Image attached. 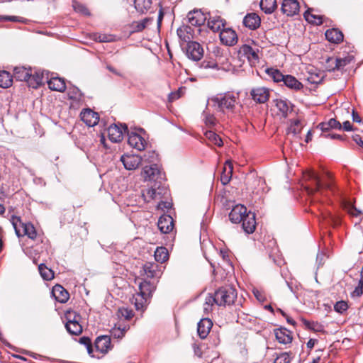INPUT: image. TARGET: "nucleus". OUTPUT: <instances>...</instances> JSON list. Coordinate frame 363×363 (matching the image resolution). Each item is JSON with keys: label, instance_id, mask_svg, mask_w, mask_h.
<instances>
[{"label": "nucleus", "instance_id": "nucleus-1", "mask_svg": "<svg viewBox=\"0 0 363 363\" xmlns=\"http://www.w3.org/2000/svg\"><path fill=\"white\" fill-rule=\"evenodd\" d=\"M237 298V291L230 286L220 287L213 294H208L203 304V311L208 314L213 310L216 304L218 306H230L234 303Z\"/></svg>", "mask_w": 363, "mask_h": 363}, {"label": "nucleus", "instance_id": "nucleus-2", "mask_svg": "<svg viewBox=\"0 0 363 363\" xmlns=\"http://www.w3.org/2000/svg\"><path fill=\"white\" fill-rule=\"evenodd\" d=\"M11 223L18 238L26 235L32 240L43 242V237L37 233L35 228L31 223H23L19 217L16 216L12 217Z\"/></svg>", "mask_w": 363, "mask_h": 363}, {"label": "nucleus", "instance_id": "nucleus-3", "mask_svg": "<svg viewBox=\"0 0 363 363\" xmlns=\"http://www.w3.org/2000/svg\"><path fill=\"white\" fill-rule=\"evenodd\" d=\"M156 289L154 283L144 280L139 284V292L133 298L132 302L137 310L142 309L147 301L152 297Z\"/></svg>", "mask_w": 363, "mask_h": 363}, {"label": "nucleus", "instance_id": "nucleus-4", "mask_svg": "<svg viewBox=\"0 0 363 363\" xmlns=\"http://www.w3.org/2000/svg\"><path fill=\"white\" fill-rule=\"evenodd\" d=\"M238 99V97L231 92L220 94L211 98V101L222 112H224L225 109L233 111Z\"/></svg>", "mask_w": 363, "mask_h": 363}, {"label": "nucleus", "instance_id": "nucleus-5", "mask_svg": "<svg viewBox=\"0 0 363 363\" xmlns=\"http://www.w3.org/2000/svg\"><path fill=\"white\" fill-rule=\"evenodd\" d=\"M141 194L145 202H150L153 199L166 198L169 195V189L164 184L154 183L151 187L142 190Z\"/></svg>", "mask_w": 363, "mask_h": 363}, {"label": "nucleus", "instance_id": "nucleus-6", "mask_svg": "<svg viewBox=\"0 0 363 363\" xmlns=\"http://www.w3.org/2000/svg\"><path fill=\"white\" fill-rule=\"evenodd\" d=\"M142 175L145 182H162L167 179L165 173L156 164L145 166L143 169Z\"/></svg>", "mask_w": 363, "mask_h": 363}, {"label": "nucleus", "instance_id": "nucleus-7", "mask_svg": "<svg viewBox=\"0 0 363 363\" xmlns=\"http://www.w3.org/2000/svg\"><path fill=\"white\" fill-rule=\"evenodd\" d=\"M186 55L187 57L196 62L202 59L204 54V50L202 45L196 41L189 42L186 46Z\"/></svg>", "mask_w": 363, "mask_h": 363}, {"label": "nucleus", "instance_id": "nucleus-8", "mask_svg": "<svg viewBox=\"0 0 363 363\" xmlns=\"http://www.w3.org/2000/svg\"><path fill=\"white\" fill-rule=\"evenodd\" d=\"M230 183H220V186L216 187L218 193V199H220V202L226 208H230L231 206L230 203Z\"/></svg>", "mask_w": 363, "mask_h": 363}, {"label": "nucleus", "instance_id": "nucleus-9", "mask_svg": "<svg viewBox=\"0 0 363 363\" xmlns=\"http://www.w3.org/2000/svg\"><path fill=\"white\" fill-rule=\"evenodd\" d=\"M250 96L256 103L264 104L269 100L270 91L264 86H257L252 89Z\"/></svg>", "mask_w": 363, "mask_h": 363}, {"label": "nucleus", "instance_id": "nucleus-10", "mask_svg": "<svg viewBox=\"0 0 363 363\" xmlns=\"http://www.w3.org/2000/svg\"><path fill=\"white\" fill-rule=\"evenodd\" d=\"M123 130L116 124L111 125L108 129V137L113 143H119L123 138V133L128 132V127L125 124L123 126Z\"/></svg>", "mask_w": 363, "mask_h": 363}, {"label": "nucleus", "instance_id": "nucleus-11", "mask_svg": "<svg viewBox=\"0 0 363 363\" xmlns=\"http://www.w3.org/2000/svg\"><path fill=\"white\" fill-rule=\"evenodd\" d=\"M219 36L221 43L225 45L233 46L238 42V35L235 31L229 28H223L220 30Z\"/></svg>", "mask_w": 363, "mask_h": 363}, {"label": "nucleus", "instance_id": "nucleus-12", "mask_svg": "<svg viewBox=\"0 0 363 363\" xmlns=\"http://www.w3.org/2000/svg\"><path fill=\"white\" fill-rule=\"evenodd\" d=\"M303 124L301 123V121L298 119H296L294 121H291L290 125L288 127L286 130L287 136L291 137V140H294L296 142H299L301 139L300 134L303 129Z\"/></svg>", "mask_w": 363, "mask_h": 363}, {"label": "nucleus", "instance_id": "nucleus-13", "mask_svg": "<svg viewBox=\"0 0 363 363\" xmlns=\"http://www.w3.org/2000/svg\"><path fill=\"white\" fill-rule=\"evenodd\" d=\"M233 208L229 213V219L233 223H240L247 214V208L241 204L232 206Z\"/></svg>", "mask_w": 363, "mask_h": 363}, {"label": "nucleus", "instance_id": "nucleus-14", "mask_svg": "<svg viewBox=\"0 0 363 363\" xmlns=\"http://www.w3.org/2000/svg\"><path fill=\"white\" fill-rule=\"evenodd\" d=\"M303 174V178L306 181L314 180L315 182H321L322 180L334 179L333 173L326 170H323L320 174L315 173L311 169L307 170Z\"/></svg>", "mask_w": 363, "mask_h": 363}, {"label": "nucleus", "instance_id": "nucleus-15", "mask_svg": "<svg viewBox=\"0 0 363 363\" xmlns=\"http://www.w3.org/2000/svg\"><path fill=\"white\" fill-rule=\"evenodd\" d=\"M80 117L82 121L89 127L96 125L99 121V114L89 108L82 111Z\"/></svg>", "mask_w": 363, "mask_h": 363}, {"label": "nucleus", "instance_id": "nucleus-16", "mask_svg": "<svg viewBox=\"0 0 363 363\" xmlns=\"http://www.w3.org/2000/svg\"><path fill=\"white\" fill-rule=\"evenodd\" d=\"M281 9L287 16H293L299 11V3L296 0H284Z\"/></svg>", "mask_w": 363, "mask_h": 363}, {"label": "nucleus", "instance_id": "nucleus-17", "mask_svg": "<svg viewBox=\"0 0 363 363\" xmlns=\"http://www.w3.org/2000/svg\"><path fill=\"white\" fill-rule=\"evenodd\" d=\"M188 21L191 26H200L205 23L207 20V16L201 10H194L189 12Z\"/></svg>", "mask_w": 363, "mask_h": 363}, {"label": "nucleus", "instance_id": "nucleus-18", "mask_svg": "<svg viewBox=\"0 0 363 363\" xmlns=\"http://www.w3.org/2000/svg\"><path fill=\"white\" fill-rule=\"evenodd\" d=\"M125 168L128 170L135 169L142 162V158L136 155H125L121 158Z\"/></svg>", "mask_w": 363, "mask_h": 363}, {"label": "nucleus", "instance_id": "nucleus-19", "mask_svg": "<svg viewBox=\"0 0 363 363\" xmlns=\"http://www.w3.org/2000/svg\"><path fill=\"white\" fill-rule=\"evenodd\" d=\"M143 269L144 272V274L146 275L147 278H157L161 275V266H160L157 263L147 262L144 264L143 267Z\"/></svg>", "mask_w": 363, "mask_h": 363}, {"label": "nucleus", "instance_id": "nucleus-20", "mask_svg": "<svg viewBox=\"0 0 363 363\" xmlns=\"http://www.w3.org/2000/svg\"><path fill=\"white\" fill-rule=\"evenodd\" d=\"M96 351L106 354L111 348V337L108 335H101L96 337L94 342Z\"/></svg>", "mask_w": 363, "mask_h": 363}, {"label": "nucleus", "instance_id": "nucleus-21", "mask_svg": "<svg viewBox=\"0 0 363 363\" xmlns=\"http://www.w3.org/2000/svg\"><path fill=\"white\" fill-rule=\"evenodd\" d=\"M128 142L131 147L139 151L144 150L147 145L146 140L139 134L135 133L128 134Z\"/></svg>", "mask_w": 363, "mask_h": 363}, {"label": "nucleus", "instance_id": "nucleus-22", "mask_svg": "<svg viewBox=\"0 0 363 363\" xmlns=\"http://www.w3.org/2000/svg\"><path fill=\"white\" fill-rule=\"evenodd\" d=\"M157 226L161 233H169L173 229L174 220L172 216L169 215H162L160 217Z\"/></svg>", "mask_w": 363, "mask_h": 363}, {"label": "nucleus", "instance_id": "nucleus-23", "mask_svg": "<svg viewBox=\"0 0 363 363\" xmlns=\"http://www.w3.org/2000/svg\"><path fill=\"white\" fill-rule=\"evenodd\" d=\"M212 326L213 323L208 318H202L198 323L197 333L201 339H205L208 336Z\"/></svg>", "mask_w": 363, "mask_h": 363}, {"label": "nucleus", "instance_id": "nucleus-24", "mask_svg": "<svg viewBox=\"0 0 363 363\" xmlns=\"http://www.w3.org/2000/svg\"><path fill=\"white\" fill-rule=\"evenodd\" d=\"M241 222H242V228L246 233L251 234L254 233L256 228L255 214L254 213L249 211Z\"/></svg>", "mask_w": 363, "mask_h": 363}, {"label": "nucleus", "instance_id": "nucleus-25", "mask_svg": "<svg viewBox=\"0 0 363 363\" xmlns=\"http://www.w3.org/2000/svg\"><path fill=\"white\" fill-rule=\"evenodd\" d=\"M177 35L179 38L184 42L187 43L191 42V39L194 38V29L187 25L181 26L177 30Z\"/></svg>", "mask_w": 363, "mask_h": 363}, {"label": "nucleus", "instance_id": "nucleus-26", "mask_svg": "<svg viewBox=\"0 0 363 363\" xmlns=\"http://www.w3.org/2000/svg\"><path fill=\"white\" fill-rule=\"evenodd\" d=\"M52 294L55 300L60 303H66L69 298V294L61 285L56 284L53 286Z\"/></svg>", "mask_w": 363, "mask_h": 363}, {"label": "nucleus", "instance_id": "nucleus-27", "mask_svg": "<svg viewBox=\"0 0 363 363\" xmlns=\"http://www.w3.org/2000/svg\"><path fill=\"white\" fill-rule=\"evenodd\" d=\"M261 23L260 17L255 13L247 14L243 18V24L250 30H255L259 27Z\"/></svg>", "mask_w": 363, "mask_h": 363}, {"label": "nucleus", "instance_id": "nucleus-28", "mask_svg": "<svg viewBox=\"0 0 363 363\" xmlns=\"http://www.w3.org/2000/svg\"><path fill=\"white\" fill-rule=\"evenodd\" d=\"M225 21L220 16H211L207 21V26L213 32H218L225 27Z\"/></svg>", "mask_w": 363, "mask_h": 363}, {"label": "nucleus", "instance_id": "nucleus-29", "mask_svg": "<svg viewBox=\"0 0 363 363\" xmlns=\"http://www.w3.org/2000/svg\"><path fill=\"white\" fill-rule=\"evenodd\" d=\"M274 334L277 340L281 344L291 343L292 341L291 332L285 328L275 329Z\"/></svg>", "mask_w": 363, "mask_h": 363}, {"label": "nucleus", "instance_id": "nucleus-30", "mask_svg": "<svg viewBox=\"0 0 363 363\" xmlns=\"http://www.w3.org/2000/svg\"><path fill=\"white\" fill-rule=\"evenodd\" d=\"M313 11L314 9L313 8H309L305 11L303 16L306 21L309 23L316 26L323 24V18L325 16L322 15L314 14L313 13Z\"/></svg>", "mask_w": 363, "mask_h": 363}, {"label": "nucleus", "instance_id": "nucleus-31", "mask_svg": "<svg viewBox=\"0 0 363 363\" xmlns=\"http://www.w3.org/2000/svg\"><path fill=\"white\" fill-rule=\"evenodd\" d=\"M325 35L328 41L335 44L340 43L344 38L343 33L337 28L328 29Z\"/></svg>", "mask_w": 363, "mask_h": 363}, {"label": "nucleus", "instance_id": "nucleus-32", "mask_svg": "<svg viewBox=\"0 0 363 363\" xmlns=\"http://www.w3.org/2000/svg\"><path fill=\"white\" fill-rule=\"evenodd\" d=\"M48 87L53 91L63 92L66 89V84L64 79L60 77H52L48 82Z\"/></svg>", "mask_w": 363, "mask_h": 363}, {"label": "nucleus", "instance_id": "nucleus-33", "mask_svg": "<svg viewBox=\"0 0 363 363\" xmlns=\"http://www.w3.org/2000/svg\"><path fill=\"white\" fill-rule=\"evenodd\" d=\"M43 74L39 72L32 73L30 72L29 79H27L26 82L29 87L33 89H37L43 84Z\"/></svg>", "mask_w": 363, "mask_h": 363}, {"label": "nucleus", "instance_id": "nucleus-34", "mask_svg": "<svg viewBox=\"0 0 363 363\" xmlns=\"http://www.w3.org/2000/svg\"><path fill=\"white\" fill-rule=\"evenodd\" d=\"M239 52L246 57L250 61H257L259 60L258 50H255L248 45H242L240 48Z\"/></svg>", "mask_w": 363, "mask_h": 363}, {"label": "nucleus", "instance_id": "nucleus-35", "mask_svg": "<svg viewBox=\"0 0 363 363\" xmlns=\"http://www.w3.org/2000/svg\"><path fill=\"white\" fill-rule=\"evenodd\" d=\"M282 82L288 88L296 91L301 90L303 87L302 83L292 75H284Z\"/></svg>", "mask_w": 363, "mask_h": 363}, {"label": "nucleus", "instance_id": "nucleus-36", "mask_svg": "<svg viewBox=\"0 0 363 363\" xmlns=\"http://www.w3.org/2000/svg\"><path fill=\"white\" fill-rule=\"evenodd\" d=\"M30 68L24 67H16L13 69V77L18 81L26 82L29 79Z\"/></svg>", "mask_w": 363, "mask_h": 363}, {"label": "nucleus", "instance_id": "nucleus-37", "mask_svg": "<svg viewBox=\"0 0 363 363\" xmlns=\"http://www.w3.org/2000/svg\"><path fill=\"white\" fill-rule=\"evenodd\" d=\"M67 96L69 99L72 100L77 105L80 104L83 98V94L80 89L74 86L68 88Z\"/></svg>", "mask_w": 363, "mask_h": 363}, {"label": "nucleus", "instance_id": "nucleus-38", "mask_svg": "<svg viewBox=\"0 0 363 363\" xmlns=\"http://www.w3.org/2000/svg\"><path fill=\"white\" fill-rule=\"evenodd\" d=\"M318 127L323 132H327L330 129L342 130L341 123L335 118L330 119L328 122H322L318 125Z\"/></svg>", "mask_w": 363, "mask_h": 363}, {"label": "nucleus", "instance_id": "nucleus-39", "mask_svg": "<svg viewBox=\"0 0 363 363\" xmlns=\"http://www.w3.org/2000/svg\"><path fill=\"white\" fill-rule=\"evenodd\" d=\"M151 21V18H145L140 21H133L129 26L131 28V33H137L143 31L146 27L147 23Z\"/></svg>", "mask_w": 363, "mask_h": 363}, {"label": "nucleus", "instance_id": "nucleus-40", "mask_svg": "<svg viewBox=\"0 0 363 363\" xmlns=\"http://www.w3.org/2000/svg\"><path fill=\"white\" fill-rule=\"evenodd\" d=\"M259 6L265 13H272L277 9V0H261Z\"/></svg>", "mask_w": 363, "mask_h": 363}, {"label": "nucleus", "instance_id": "nucleus-41", "mask_svg": "<svg viewBox=\"0 0 363 363\" xmlns=\"http://www.w3.org/2000/svg\"><path fill=\"white\" fill-rule=\"evenodd\" d=\"M152 0H134L135 9L141 13H146L152 6Z\"/></svg>", "mask_w": 363, "mask_h": 363}, {"label": "nucleus", "instance_id": "nucleus-42", "mask_svg": "<svg viewBox=\"0 0 363 363\" xmlns=\"http://www.w3.org/2000/svg\"><path fill=\"white\" fill-rule=\"evenodd\" d=\"M13 77L7 71H0V87L8 88L12 85Z\"/></svg>", "mask_w": 363, "mask_h": 363}, {"label": "nucleus", "instance_id": "nucleus-43", "mask_svg": "<svg viewBox=\"0 0 363 363\" xmlns=\"http://www.w3.org/2000/svg\"><path fill=\"white\" fill-rule=\"evenodd\" d=\"M155 259L157 262L164 263L169 258V253L166 247H158L155 252Z\"/></svg>", "mask_w": 363, "mask_h": 363}, {"label": "nucleus", "instance_id": "nucleus-44", "mask_svg": "<svg viewBox=\"0 0 363 363\" xmlns=\"http://www.w3.org/2000/svg\"><path fill=\"white\" fill-rule=\"evenodd\" d=\"M67 331L72 335H79L82 333V326L78 323H65Z\"/></svg>", "mask_w": 363, "mask_h": 363}, {"label": "nucleus", "instance_id": "nucleus-45", "mask_svg": "<svg viewBox=\"0 0 363 363\" xmlns=\"http://www.w3.org/2000/svg\"><path fill=\"white\" fill-rule=\"evenodd\" d=\"M265 72L270 77L274 82H281L284 80V75L277 69L267 68Z\"/></svg>", "mask_w": 363, "mask_h": 363}, {"label": "nucleus", "instance_id": "nucleus-46", "mask_svg": "<svg viewBox=\"0 0 363 363\" xmlns=\"http://www.w3.org/2000/svg\"><path fill=\"white\" fill-rule=\"evenodd\" d=\"M39 272L45 280H52L54 278V272L46 267L45 264H40L38 266Z\"/></svg>", "mask_w": 363, "mask_h": 363}, {"label": "nucleus", "instance_id": "nucleus-47", "mask_svg": "<svg viewBox=\"0 0 363 363\" xmlns=\"http://www.w3.org/2000/svg\"><path fill=\"white\" fill-rule=\"evenodd\" d=\"M233 173V165L230 162H226L220 175L221 182H230Z\"/></svg>", "mask_w": 363, "mask_h": 363}, {"label": "nucleus", "instance_id": "nucleus-48", "mask_svg": "<svg viewBox=\"0 0 363 363\" xmlns=\"http://www.w3.org/2000/svg\"><path fill=\"white\" fill-rule=\"evenodd\" d=\"M304 325L309 330L315 332H324V325L318 322L309 321L306 319H302Z\"/></svg>", "mask_w": 363, "mask_h": 363}, {"label": "nucleus", "instance_id": "nucleus-49", "mask_svg": "<svg viewBox=\"0 0 363 363\" xmlns=\"http://www.w3.org/2000/svg\"><path fill=\"white\" fill-rule=\"evenodd\" d=\"M206 138L213 144L221 147L223 145L222 139L215 132L208 130L205 133Z\"/></svg>", "mask_w": 363, "mask_h": 363}, {"label": "nucleus", "instance_id": "nucleus-50", "mask_svg": "<svg viewBox=\"0 0 363 363\" xmlns=\"http://www.w3.org/2000/svg\"><path fill=\"white\" fill-rule=\"evenodd\" d=\"M276 106L283 116H284V117L287 116L288 113L290 111V107L289 106L288 102L286 100L277 99L276 100Z\"/></svg>", "mask_w": 363, "mask_h": 363}, {"label": "nucleus", "instance_id": "nucleus-51", "mask_svg": "<svg viewBox=\"0 0 363 363\" xmlns=\"http://www.w3.org/2000/svg\"><path fill=\"white\" fill-rule=\"evenodd\" d=\"M336 60V68L337 70H342L344 67L350 64L351 62L354 60L353 56L347 55L345 57H335Z\"/></svg>", "mask_w": 363, "mask_h": 363}, {"label": "nucleus", "instance_id": "nucleus-52", "mask_svg": "<svg viewBox=\"0 0 363 363\" xmlns=\"http://www.w3.org/2000/svg\"><path fill=\"white\" fill-rule=\"evenodd\" d=\"M65 318L66 320V323H74L75 322L79 323L82 317L78 313L72 310H69L66 311L65 314Z\"/></svg>", "mask_w": 363, "mask_h": 363}, {"label": "nucleus", "instance_id": "nucleus-53", "mask_svg": "<svg viewBox=\"0 0 363 363\" xmlns=\"http://www.w3.org/2000/svg\"><path fill=\"white\" fill-rule=\"evenodd\" d=\"M129 329V326H123L121 325L118 327H114L111 330V336L116 339H121L124 337L126 331Z\"/></svg>", "mask_w": 363, "mask_h": 363}, {"label": "nucleus", "instance_id": "nucleus-54", "mask_svg": "<svg viewBox=\"0 0 363 363\" xmlns=\"http://www.w3.org/2000/svg\"><path fill=\"white\" fill-rule=\"evenodd\" d=\"M117 315L120 318H124L125 320H129L134 316V312L132 309L122 307L118 309Z\"/></svg>", "mask_w": 363, "mask_h": 363}, {"label": "nucleus", "instance_id": "nucleus-55", "mask_svg": "<svg viewBox=\"0 0 363 363\" xmlns=\"http://www.w3.org/2000/svg\"><path fill=\"white\" fill-rule=\"evenodd\" d=\"M217 62L212 59H205L202 62H201L199 65V67L201 69H218Z\"/></svg>", "mask_w": 363, "mask_h": 363}, {"label": "nucleus", "instance_id": "nucleus-56", "mask_svg": "<svg viewBox=\"0 0 363 363\" xmlns=\"http://www.w3.org/2000/svg\"><path fill=\"white\" fill-rule=\"evenodd\" d=\"M73 8L74 11L84 16H90V12L87 7L77 1H73Z\"/></svg>", "mask_w": 363, "mask_h": 363}, {"label": "nucleus", "instance_id": "nucleus-57", "mask_svg": "<svg viewBox=\"0 0 363 363\" xmlns=\"http://www.w3.org/2000/svg\"><path fill=\"white\" fill-rule=\"evenodd\" d=\"M291 352H282L274 359V363H290L291 360Z\"/></svg>", "mask_w": 363, "mask_h": 363}, {"label": "nucleus", "instance_id": "nucleus-58", "mask_svg": "<svg viewBox=\"0 0 363 363\" xmlns=\"http://www.w3.org/2000/svg\"><path fill=\"white\" fill-rule=\"evenodd\" d=\"M79 343L86 346L89 354L91 355V354L93 352V347H92L91 339L88 337L84 336L79 339Z\"/></svg>", "mask_w": 363, "mask_h": 363}, {"label": "nucleus", "instance_id": "nucleus-59", "mask_svg": "<svg viewBox=\"0 0 363 363\" xmlns=\"http://www.w3.org/2000/svg\"><path fill=\"white\" fill-rule=\"evenodd\" d=\"M324 76L322 73L313 74L311 73L308 80L311 84H320L323 80Z\"/></svg>", "mask_w": 363, "mask_h": 363}, {"label": "nucleus", "instance_id": "nucleus-60", "mask_svg": "<svg viewBox=\"0 0 363 363\" xmlns=\"http://www.w3.org/2000/svg\"><path fill=\"white\" fill-rule=\"evenodd\" d=\"M348 308L347 303L345 301H337L334 306V310L339 313H342Z\"/></svg>", "mask_w": 363, "mask_h": 363}, {"label": "nucleus", "instance_id": "nucleus-61", "mask_svg": "<svg viewBox=\"0 0 363 363\" xmlns=\"http://www.w3.org/2000/svg\"><path fill=\"white\" fill-rule=\"evenodd\" d=\"M336 60L335 57H329L326 60V69L329 72H335L337 70V68L335 67H336Z\"/></svg>", "mask_w": 363, "mask_h": 363}, {"label": "nucleus", "instance_id": "nucleus-62", "mask_svg": "<svg viewBox=\"0 0 363 363\" xmlns=\"http://www.w3.org/2000/svg\"><path fill=\"white\" fill-rule=\"evenodd\" d=\"M9 183H1L0 186L1 193L4 196H9L13 194L14 189L11 190L9 187Z\"/></svg>", "mask_w": 363, "mask_h": 363}, {"label": "nucleus", "instance_id": "nucleus-63", "mask_svg": "<svg viewBox=\"0 0 363 363\" xmlns=\"http://www.w3.org/2000/svg\"><path fill=\"white\" fill-rule=\"evenodd\" d=\"M0 21L20 22L21 18L16 16H0Z\"/></svg>", "mask_w": 363, "mask_h": 363}, {"label": "nucleus", "instance_id": "nucleus-64", "mask_svg": "<svg viewBox=\"0 0 363 363\" xmlns=\"http://www.w3.org/2000/svg\"><path fill=\"white\" fill-rule=\"evenodd\" d=\"M363 294V287L357 286L354 290L351 293L352 297H360Z\"/></svg>", "mask_w": 363, "mask_h": 363}]
</instances>
